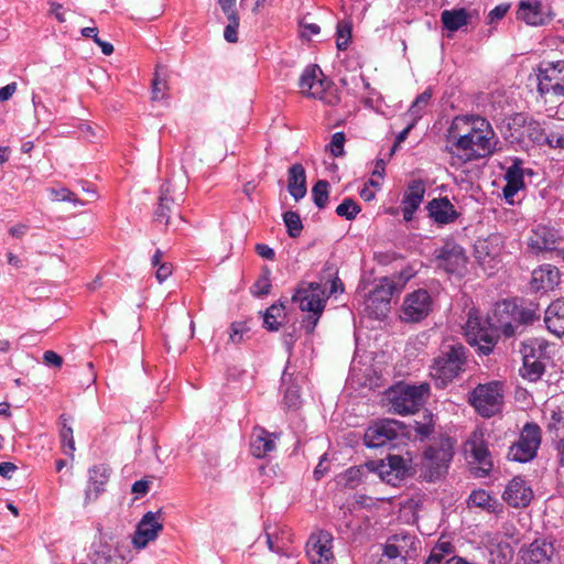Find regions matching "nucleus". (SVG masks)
<instances>
[{
	"instance_id": "f257e3e1",
	"label": "nucleus",
	"mask_w": 564,
	"mask_h": 564,
	"mask_svg": "<svg viewBox=\"0 0 564 564\" xmlns=\"http://www.w3.org/2000/svg\"><path fill=\"white\" fill-rule=\"evenodd\" d=\"M445 137V152L449 155L451 165L456 167L490 158L499 144L491 123L476 115L454 117Z\"/></svg>"
},
{
	"instance_id": "f03ea898",
	"label": "nucleus",
	"mask_w": 564,
	"mask_h": 564,
	"mask_svg": "<svg viewBox=\"0 0 564 564\" xmlns=\"http://www.w3.org/2000/svg\"><path fill=\"white\" fill-rule=\"evenodd\" d=\"M541 311L535 302L518 303L517 300H503L496 303L492 312V323L496 332L506 337L521 333L522 326L540 319Z\"/></svg>"
},
{
	"instance_id": "7ed1b4c3",
	"label": "nucleus",
	"mask_w": 564,
	"mask_h": 564,
	"mask_svg": "<svg viewBox=\"0 0 564 564\" xmlns=\"http://www.w3.org/2000/svg\"><path fill=\"white\" fill-rule=\"evenodd\" d=\"M467 362V349L460 343L446 345L431 366V377L440 388L447 386L463 371Z\"/></svg>"
},
{
	"instance_id": "20e7f679",
	"label": "nucleus",
	"mask_w": 564,
	"mask_h": 564,
	"mask_svg": "<svg viewBox=\"0 0 564 564\" xmlns=\"http://www.w3.org/2000/svg\"><path fill=\"white\" fill-rule=\"evenodd\" d=\"M455 441L443 436L432 442L423 452L421 476L427 481L441 479L448 470L454 456Z\"/></svg>"
},
{
	"instance_id": "39448f33",
	"label": "nucleus",
	"mask_w": 564,
	"mask_h": 564,
	"mask_svg": "<svg viewBox=\"0 0 564 564\" xmlns=\"http://www.w3.org/2000/svg\"><path fill=\"white\" fill-rule=\"evenodd\" d=\"M464 330L470 345H477L485 355L492 351L498 338L492 318L484 319L478 310L471 308L468 312Z\"/></svg>"
},
{
	"instance_id": "423d86ee",
	"label": "nucleus",
	"mask_w": 564,
	"mask_h": 564,
	"mask_svg": "<svg viewBox=\"0 0 564 564\" xmlns=\"http://www.w3.org/2000/svg\"><path fill=\"white\" fill-rule=\"evenodd\" d=\"M470 404L484 417L496 415L503 404L502 384L498 381L478 384L470 394Z\"/></svg>"
},
{
	"instance_id": "0eeeda50",
	"label": "nucleus",
	"mask_w": 564,
	"mask_h": 564,
	"mask_svg": "<svg viewBox=\"0 0 564 564\" xmlns=\"http://www.w3.org/2000/svg\"><path fill=\"white\" fill-rule=\"evenodd\" d=\"M429 392L430 387L426 383L397 387L390 398L391 408L401 415L415 413L425 403Z\"/></svg>"
},
{
	"instance_id": "6e6552de",
	"label": "nucleus",
	"mask_w": 564,
	"mask_h": 564,
	"mask_svg": "<svg viewBox=\"0 0 564 564\" xmlns=\"http://www.w3.org/2000/svg\"><path fill=\"white\" fill-rule=\"evenodd\" d=\"M541 442V427L536 423H525L519 440L509 447L508 458L518 463H528L536 456Z\"/></svg>"
},
{
	"instance_id": "1a4fd4ad",
	"label": "nucleus",
	"mask_w": 564,
	"mask_h": 564,
	"mask_svg": "<svg viewBox=\"0 0 564 564\" xmlns=\"http://www.w3.org/2000/svg\"><path fill=\"white\" fill-rule=\"evenodd\" d=\"M323 293L318 283H310L307 288L299 289L292 296V301L297 303L302 311L312 313L305 321L308 332L314 330L324 311L325 300Z\"/></svg>"
},
{
	"instance_id": "9d476101",
	"label": "nucleus",
	"mask_w": 564,
	"mask_h": 564,
	"mask_svg": "<svg viewBox=\"0 0 564 564\" xmlns=\"http://www.w3.org/2000/svg\"><path fill=\"white\" fill-rule=\"evenodd\" d=\"M538 91L542 96L564 97V61L544 62L540 65Z\"/></svg>"
},
{
	"instance_id": "9b49d317",
	"label": "nucleus",
	"mask_w": 564,
	"mask_h": 564,
	"mask_svg": "<svg viewBox=\"0 0 564 564\" xmlns=\"http://www.w3.org/2000/svg\"><path fill=\"white\" fill-rule=\"evenodd\" d=\"M508 128L512 131L511 137L518 141L528 139L534 144L543 145V142L547 140V123L545 122V127H543L541 122L524 113H516L510 117Z\"/></svg>"
},
{
	"instance_id": "f8f14e48",
	"label": "nucleus",
	"mask_w": 564,
	"mask_h": 564,
	"mask_svg": "<svg viewBox=\"0 0 564 564\" xmlns=\"http://www.w3.org/2000/svg\"><path fill=\"white\" fill-rule=\"evenodd\" d=\"M333 542L332 533L326 530L311 533L305 545V554L310 564H334Z\"/></svg>"
},
{
	"instance_id": "ddd939ff",
	"label": "nucleus",
	"mask_w": 564,
	"mask_h": 564,
	"mask_svg": "<svg viewBox=\"0 0 564 564\" xmlns=\"http://www.w3.org/2000/svg\"><path fill=\"white\" fill-rule=\"evenodd\" d=\"M299 86L301 93L306 97L322 100L326 104H334L337 99L335 96H329L327 88L328 82L323 78V73L317 65L307 66L300 78Z\"/></svg>"
},
{
	"instance_id": "4468645a",
	"label": "nucleus",
	"mask_w": 564,
	"mask_h": 564,
	"mask_svg": "<svg viewBox=\"0 0 564 564\" xmlns=\"http://www.w3.org/2000/svg\"><path fill=\"white\" fill-rule=\"evenodd\" d=\"M465 453L477 464L475 474L478 477H486L492 468L491 454L485 441V432L481 429L475 430L465 443Z\"/></svg>"
},
{
	"instance_id": "2eb2a0df",
	"label": "nucleus",
	"mask_w": 564,
	"mask_h": 564,
	"mask_svg": "<svg viewBox=\"0 0 564 564\" xmlns=\"http://www.w3.org/2000/svg\"><path fill=\"white\" fill-rule=\"evenodd\" d=\"M564 242L561 231L549 225H536L530 231L527 246L531 253L539 256L553 252L557 245Z\"/></svg>"
},
{
	"instance_id": "dca6fc26",
	"label": "nucleus",
	"mask_w": 564,
	"mask_h": 564,
	"mask_svg": "<svg viewBox=\"0 0 564 564\" xmlns=\"http://www.w3.org/2000/svg\"><path fill=\"white\" fill-rule=\"evenodd\" d=\"M163 530L162 511H149L137 524L132 536V544L137 550H143L149 543L155 541L159 533Z\"/></svg>"
},
{
	"instance_id": "f3484780",
	"label": "nucleus",
	"mask_w": 564,
	"mask_h": 564,
	"mask_svg": "<svg viewBox=\"0 0 564 564\" xmlns=\"http://www.w3.org/2000/svg\"><path fill=\"white\" fill-rule=\"evenodd\" d=\"M433 308V300L424 289L415 290L408 294L402 303V318L406 322H420L424 319Z\"/></svg>"
},
{
	"instance_id": "a211bd4d",
	"label": "nucleus",
	"mask_w": 564,
	"mask_h": 564,
	"mask_svg": "<svg viewBox=\"0 0 564 564\" xmlns=\"http://www.w3.org/2000/svg\"><path fill=\"white\" fill-rule=\"evenodd\" d=\"M401 429L402 425L395 420H380L367 429L364 436L365 445L370 448L384 446L397 440Z\"/></svg>"
},
{
	"instance_id": "6ab92c4d",
	"label": "nucleus",
	"mask_w": 564,
	"mask_h": 564,
	"mask_svg": "<svg viewBox=\"0 0 564 564\" xmlns=\"http://www.w3.org/2000/svg\"><path fill=\"white\" fill-rule=\"evenodd\" d=\"M437 265L449 273H460L467 262L464 248L453 240H446L435 251Z\"/></svg>"
},
{
	"instance_id": "aec40b11",
	"label": "nucleus",
	"mask_w": 564,
	"mask_h": 564,
	"mask_svg": "<svg viewBox=\"0 0 564 564\" xmlns=\"http://www.w3.org/2000/svg\"><path fill=\"white\" fill-rule=\"evenodd\" d=\"M553 18L551 7L541 0H521L518 4L517 19L528 25H544Z\"/></svg>"
},
{
	"instance_id": "412c9836",
	"label": "nucleus",
	"mask_w": 564,
	"mask_h": 564,
	"mask_svg": "<svg viewBox=\"0 0 564 564\" xmlns=\"http://www.w3.org/2000/svg\"><path fill=\"white\" fill-rule=\"evenodd\" d=\"M378 475L387 484L397 487L409 475L406 460L399 455H389L378 465Z\"/></svg>"
},
{
	"instance_id": "4be33fe9",
	"label": "nucleus",
	"mask_w": 564,
	"mask_h": 564,
	"mask_svg": "<svg viewBox=\"0 0 564 564\" xmlns=\"http://www.w3.org/2000/svg\"><path fill=\"white\" fill-rule=\"evenodd\" d=\"M554 546L546 540H534L519 552L520 564H551Z\"/></svg>"
},
{
	"instance_id": "5701e85b",
	"label": "nucleus",
	"mask_w": 564,
	"mask_h": 564,
	"mask_svg": "<svg viewBox=\"0 0 564 564\" xmlns=\"http://www.w3.org/2000/svg\"><path fill=\"white\" fill-rule=\"evenodd\" d=\"M425 183L422 180H414L409 183L401 200V209L404 221H412L425 195Z\"/></svg>"
},
{
	"instance_id": "b1692460",
	"label": "nucleus",
	"mask_w": 564,
	"mask_h": 564,
	"mask_svg": "<svg viewBox=\"0 0 564 564\" xmlns=\"http://www.w3.org/2000/svg\"><path fill=\"white\" fill-rule=\"evenodd\" d=\"M502 498L510 507L523 508L532 500L533 491L527 481L518 476L509 481Z\"/></svg>"
},
{
	"instance_id": "393cba45",
	"label": "nucleus",
	"mask_w": 564,
	"mask_h": 564,
	"mask_svg": "<svg viewBox=\"0 0 564 564\" xmlns=\"http://www.w3.org/2000/svg\"><path fill=\"white\" fill-rule=\"evenodd\" d=\"M560 282V270L555 265L545 263L533 270L530 284L535 292L547 293L553 291Z\"/></svg>"
},
{
	"instance_id": "a878e982",
	"label": "nucleus",
	"mask_w": 564,
	"mask_h": 564,
	"mask_svg": "<svg viewBox=\"0 0 564 564\" xmlns=\"http://www.w3.org/2000/svg\"><path fill=\"white\" fill-rule=\"evenodd\" d=\"M430 218L438 225L454 223L459 214L447 197H437L430 200L426 205Z\"/></svg>"
},
{
	"instance_id": "bb28decb",
	"label": "nucleus",
	"mask_w": 564,
	"mask_h": 564,
	"mask_svg": "<svg viewBox=\"0 0 564 564\" xmlns=\"http://www.w3.org/2000/svg\"><path fill=\"white\" fill-rule=\"evenodd\" d=\"M546 329L557 337L564 336V297L553 301L544 311Z\"/></svg>"
},
{
	"instance_id": "cd10ccee",
	"label": "nucleus",
	"mask_w": 564,
	"mask_h": 564,
	"mask_svg": "<svg viewBox=\"0 0 564 564\" xmlns=\"http://www.w3.org/2000/svg\"><path fill=\"white\" fill-rule=\"evenodd\" d=\"M276 436L263 427H254L251 434L250 451L257 458H263L275 448Z\"/></svg>"
},
{
	"instance_id": "c85d7f7f",
	"label": "nucleus",
	"mask_w": 564,
	"mask_h": 564,
	"mask_svg": "<svg viewBox=\"0 0 564 564\" xmlns=\"http://www.w3.org/2000/svg\"><path fill=\"white\" fill-rule=\"evenodd\" d=\"M543 414L550 440L564 435V409L561 405L550 403L544 406Z\"/></svg>"
},
{
	"instance_id": "c756f323",
	"label": "nucleus",
	"mask_w": 564,
	"mask_h": 564,
	"mask_svg": "<svg viewBox=\"0 0 564 564\" xmlns=\"http://www.w3.org/2000/svg\"><path fill=\"white\" fill-rule=\"evenodd\" d=\"M288 191L296 202L306 195V172L301 163L291 165L288 171Z\"/></svg>"
},
{
	"instance_id": "7c9ffc66",
	"label": "nucleus",
	"mask_w": 564,
	"mask_h": 564,
	"mask_svg": "<svg viewBox=\"0 0 564 564\" xmlns=\"http://www.w3.org/2000/svg\"><path fill=\"white\" fill-rule=\"evenodd\" d=\"M550 345L544 338H530L522 344L521 354L529 361H542L546 365L551 358L547 351Z\"/></svg>"
},
{
	"instance_id": "2f4dec72",
	"label": "nucleus",
	"mask_w": 564,
	"mask_h": 564,
	"mask_svg": "<svg viewBox=\"0 0 564 564\" xmlns=\"http://www.w3.org/2000/svg\"><path fill=\"white\" fill-rule=\"evenodd\" d=\"M474 13L465 8L444 10L441 13V22L449 32H456L467 25Z\"/></svg>"
},
{
	"instance_id": "473e14b6",
	"label": "nucleus",
	"mask_w": 564,
	"mask_h": 564,
	"mask_svg": "<svg viewBox=\"0 0 564 564\" xmlns=\"http://www.w3.org/2000/svg\"><path fill=\"white\" fill-rule=\"evenodd\" d=\"M89 488L86 491V498L90 499V492L94 490L95 498L104 490V486L108 481L111 468L108 465L99 464L93 466L89 470Z\"/></svg>"
},
{
	"instance_id": "72a5a7b5",
	"label": "nucleus",
	"mask_w": 564,
	"mask_h": 564,
	"mask_svg": "<svg viewBox=\"0 0 564 564\" xmlns=\"http://www.w3.org/2000/svg\"><path fill=\"white\" fill-rule=\"evenodd\" d=\"M433 90L431 87H427L422 94H420L413 100L405 116L409 117L412 122L417 123V121L426 112V109L431 104Z\"/></svg>"
},
{
	"instance_id": "f704fd0d",
	"label": "nucleus",
	"mask_w": 564,
	"mask_h": 564,
	"mask_svg": "<svg viewBox=\"0 0 564 564\" xmlns=\"http://www.w3.org/2000/svg\"><path fill=\"white\" fill-rule=\"evenodd\" d=\"M173 204V198L170 195V185H162L160 189L159 204L154 212L155 221L167 225L170 219L171 207Z\"/></svg>"
},
{
	"instance_id": "c9c22d12",
	"label": "nucleus",
	"mask_w": 564,
	"mask_h": 564,
	"mask_svg": "<svg viewBox=\"0 0 564 564\" xmlns=\"http://www.w3.org/2000/svg\"><path fill=\"white\" fill-rule=\"evenodd\" d=\"M69 422H70L69 415L64 413L59 416V420H58L59 437H61V442H62L63 452L66 455L74 457L76 447H75V441H74V436H73V429L69 425Z\"/></svg>"
},
{
	"instance_id": "e433bc0d",
	"label": "nucleus",
	"mask_w": 564,
	"mask_h": 564,
	"mask_svg": "<svg viewBox=\"0 0 564 564\" xmlns=\"http://www.w3.org/2000/svg\"><path fill=\"white\" fill-rule=\"evenodd\" d=\"M468 502L474 507H479L492 513L499 512L502 508L496 498L482 489L473 491L469 496Z\"/></svg>"
},
{
	"instance_id": "4c0bfd02",
	"label": "nucleus",
	"mask_w": 564,
	"mask_h": 564,
	"mask_svg": "<svg viewBox=\"0 0 564 564\" xmlns=\"http://www.w3.org/2000/svg\"><path fill=\"white\" fill-rule=\"evenodd\" d=\"M505 174L506 182L524 187V174L532 175V171L523 167V160L520 158H513Z\"/></svg>"
},
{
	"instance_id": "58836bf2",
	"label": "nucleus",
	"mask_w": 564,
	"mask_h": 564,
	"mask_svg": "<svg viewBox=\"0 0 564 564\" xmlns=\"http://www.w3.org/2000/svg\"><path fill=\"white\" fill-rule=\"evenodd\" d=\"M523 365L520 369L521 376L523 379H527L531 382H536L542 378L545 372L546 365L542 364V361L528 360V358L522 357Z\"/></svg>"
},
{
	"instance_id": "ea45409f",
	"label": "nucleus",
	"mask_w": 564,
	"mask_h": 564,
	"mask_svg": "<svg viewBox=\"0 0 564 564\" xmlns=\"http://www.w3.org/2000/svg\"><path fill=\"white\" fill-rule=\"evenodd\" d=\"M284 319V306L273 304L269 308H267L263 316L264 327L270 332H275L282 325V321Z\"/></svg>"
},
{
	"instance_id": "a19ab883",
	"label": "nucleus",
	"mask_w": 564,
	"mask_h": 564,
	"mask_svg": "<svg viewBox=\"0 0 564 564\" xmlns=\"http://www.w3.org/2000/svg\"><path fill=\"white\" fill-rule=\"evenodd\" d=\"M91 564H117L116 554H112V547L108 544H99L94 547L89 554Z\"/></svg>"
},
{
	"instance_id": "79ce46f5",
	"label": "nucleus",
	"mask_w": 564,
	"mask_h": 564,
	"mask_svg": "<svg viewBox=\"0 0 564 564\" xmlns=\"http://www.w3.org/2000/svg\"><path fill=\"white\" fill-rule=\"evenodd\" d=\"M513 549L508 542L498 543L491 551L492 564H509L513 557Z\"/></svg>"
},
{
	"instance_id": "37998d69",
	"label": "nucleus",
	"mask_w": 564,
	"mask_h": 564,
	"mask_svg": "<svg viewBox=\"0 0 564 564\" xmlns=\"http://www.w3.org/2000/svg\"><path fill=\"white\" fill-rule=\"evenodd\" d=\"M283 221L288 234L292 238H297L303 230L301 217L297 213L289 210L283 214Z\"/></svg>"
},
{
	"instance_id": "c03bdc74",
	"label": "nucleus",
	"mask_w": 564,
	"mask_h": 564,
	"mask_svg": "<svg viewBox=\"0 0 564 564\" xmlns=\"http://www.w3.org/2000/svg\"><path fill=\"white\" fill-rule=\"evenodd\" d=\"M328 187L329 184L325 180L317 181L312 188V197L314 204L318 208H324L328 202Z\"/></svg>"
},
{
	"instance_id": "a18cd8bd",
	"label": "nucleus",
	"mask_w": 564,
	"mask_h": 564,
	"mask_svg": "<svg viewBox=\"0 0 564 564\" xmlns=\"http://www.w3.org/2000/svg\"><path fill=\"white\" fill-rule=\"evenodd\" d=\"M336 46L340 51H345L351 40V25L349 22L339 21L336 31Z\"/></svg>"
},
{
	"instance_id": "49530a36",
	"label": "nucleus",
	"mask_w": 564,
	"mask_h": 564,
	"mask_svg": "<svg viewBox=\"0 0 564 564\" xmlns=\"http://www.w3.org/2000/svg\"><path fill=\"white\" fill-rule=\"evenodd\" d=\"M361 208L351 198H345L336 208V214L347 220H352L360 213Z\"/></svg>"
},
{
	"instance_id": "de8ad7c7",
	"label": "nucleus",
	"mask_w": 564,
	"mask_h": 564,
	"mask_svg": "<svg viewBox=\"0 0 564 564\" xmlns=\"http://www.w3.org/2000/svg\"><path fill=\"white\" fill-rule=\"evenodd\" d=\"M392 538L405 557L410 555L412 550H415L416 539L414 535L406 532H399L393 534Z\"/></svg>"
},
{
	"instance_id": "09e8293b",
	"label": "nucleus",
	"mask_w": 564,
	"mask_h": 564,
	"mask_svg": "<svg viewBox=\"0 0 564 564\" xmlns=\"http://www.w3.org/2000/svg\"><path fill=\"white\" fill-rule=\"evenodd\" d=\"M167 90V80L165 77L161 76L159 70H156L152 82V98L154 100H162L165 98Z\"/></svg>"
},
{
	"instance_id": "8fccbe9b",
	"label": "nucleus",
	"mask_w": 564,
	"mask_h": 564,
	"mask_svg": "<svg viewBox=\"0 0 564 564\" xmlns=\"http://www.w3.org/2000/svg\"><path fill=\"white\" fill-rule=\"evenodd\" d=\"M271 289L270 271L265 270L263 274L254 282L251 292L256 296L268 295Z\"/></svg>"
},
{
	"instance_id": "3c124183",
	"label": "nucleus",
	"mask_w": 564,
	"mask_h": 564,
	"mask_svg": "<svg viewBox=\"0 0 564 564\" xmlns=\"http://www.w3.org/2000/svg\"><path fill=\"white\" fill-rule=\"evenodd\" d=\"M50 194L53 200L69 202L74 205L83 204L76 195L67 187L50 188Z\"/></svg>"
},
{
	"instance_id": "603ef678",
	"label": "nucleus",
	"mask_w": 564,
	"mask_h": 564,
	"mask_svg": "<svg viewBox=\"0 0 564 564\" xmlns=\"http://www.w3.org/2000/svg\"><path fill=\"white\" fill-rule=\"evenodd\" d=\"M364 469L361 467H350L343 475V479L345 481V486L354 489L356 488L362 480Z\"/></svg>"
},
{
	"instance_id": "864d4df0",
	"label": "nucleus",
	"mask_w": 564,
	"mask_h": 564,
	"mask_svg": "<svg viewBox=\"0 0 564 564\" xmlns=\"http://www.w3.org/2000/svg\"><path fill=\"white\" fill-rule=\"evenodd\" d=\"M345 142L346 137L344 132H335L332 135L330 142L328 144V149L333 156L339 158L345 154Z\"/></svg>"
},
{
	"instance_id": "5fc2aeb1",
	"label": "nucleus",
	"mask_w": 564,
	"mask_h": 564,
	"mask_svg": "<svg viewBox=\"0 0 564 564\" xmlns=\"http://www.w3.org/2000/svg\"><path fill=\"white\" fill-rule=\"evenodd\" d=\"M391 286L389 285L386 288L384 285H381L380 288H377L370 295L369 301H380L383 308L388 310L390 300H391Z\"/></svg>"
},
{
	"instance_id": "6e6d98bb",
	"label": "nucleus",
	"mask_w": 564,
	"mask_h": 564,
	"mask_svg": "<svg viewBox=\"0 0 564 564\" xmlns=\"http://www.w3.org/2000/svg\"><path fill=\"white\" fill-rule=\"evenodd\" d=\"M546 138L547 140L543 142V145H547L552 149H564V132L549 127Z\"/></svg>"
},
{
	"instance_id": "4d7b16f0",
	"label": "nucleus",
	"mask_w": 564,
	"mask_h": 564,
	"mask_svg": "<svg viewBox=\"0 0 564 564\" xmlns=\"http://www.w3.org/2000/svg\"><path fill=\"white\" fill-rule=\"evenodd\" d=\"M228 21L229 23L227 24L224 31V37L229 43H236L238 41L239 17H229Z\"/></svg>"
},
{
	"instance_id": "13d9d810",
	"label": "nucleus",
	"mask_w": 564,
	"mask_h": 564,
	"mask_svg": "<svg viewBox=\"0 0 564 564\" xmlns=\"http://www.w3.org/2000/svg\"><path fill=\"white\" fill-rule=\"evenodd\" d=\"M248 330L247 326L242 322H235L230 325L229 340L237 345L243 340V334Z\"/></svg>"
},
{
	"instance_id": "bf43d9fd",
	"label": "nucleus",
	"mask_w": 564,
	"mask_h": 564,
	"mask_svg": "<svg viewBox=\"0 0 564 564\" xmlns=\"http://www.w3.org/2000/svg\"><path fill=\"white\" fill-rule=\"evenodd\" d=\"M551 446L555 453L556 462L564 467V434L552 440Z\"/></svg>"
},
{
	"instance_id": "052dcab7",
	"label": "nucleus",
	"mask_w": 564,
	"mask_h": 564,
	"mask_svg": "<svg viewBox=\"0 0 564 564\" xmlns=\"http://www.w3.org/2000/svg\"><path fill=\"white\" fill-rule=\"evenodd\" d=\"M383 554L389 558H405V555L401 552L395 541H393L392 536L388 540L387 544L384 545Z\"/></svg>"
},
{
	"instance_id": "680f3d73",
	"label": "nucleus",
	"mask_w": 564,
	"mask_h": 564,
	"mask_svg": "<svg viewBox=\"0 0 564 564\" xmlns=\"http://www.w3.org/2000/svg\"><path fill=\"white\" fill-rule=\"evenodd\" d=\"M510 9V4L501 3L495 7L488 14L489 23L502 20Z\"/></svg>"
},
{
	"instance_id": "e2e57ef3",
	"label": "nucleus",
	"mask_w": 564,
	"mask_h": 564,
	"mask_svg": "<svg viewBox=\"0 0 564 564\" xmlns=\"http://www.w3.org/2000/svg\"><path fill=\"white\" fill-rule=\"evenodd\" d=\"M284 401L289 408H296L300 404V392L296 387L288 388L284 393Z\"/></svg>"
},
{
	"instance_id": "0e129e2a",
	"label": "nucleus",
	"mask_w": 564,
	"mask_h": 564,
	"mask_svg": "<svg viewBox=\"0 0 564 564\" xmlns=\"http://www.w3.org/2000/svg\"><path fill=\"white\" fill-rule=\"evenodd\" d=\"M523 186L517 185V184H510L506 182V185L502 188V194L508 204L514 203V196L516 194L523 189Z\"/></svg>"
},
{
	"instance_id": "69168bd1",
	"label": "nucleus",
	"mask_w": 564,
	"mask_h": 564,
	"mask_svg": "<svg viewBox=\"0 0 564 564\" xmlns=\"http://www.w3.org/2000/svg\"><path fill=\"white\" fill-rule=\"evenodd\" d=\"M173 271L172 263L163 262L156 268L155 276L160 283L164 282Z\"/></svg>"
},
{
	"instance_id": "338daca9",
	"label": "nucleus",
	"mask_w": 564,
	"mask_h": 564,
	"mask_svg": "<svg viewBox=\"0 0 564 564\" xmlns=\"http://www.w3.org/2000/svg\"><path fill=\"white\" fill-rule=\"evenodd\" d=\"M43 360L46 365L61 367L63 364V358L53 350H46L43 355Z\"/></svg>"
},
{
	"instance_id": "774afa93",
	"label": "nucleus",
	"mask_w": 564,
	"mask_h": 564,
	"mask_svg": "<svg viewBox=\"0 0 564 564\" xmlns=\"http://www.w3.org/2000/svg\"><path fill=\"white\" fill-rule=\"evenodd\" d=\"M256 252L258 253V256H260L261 258L267 259V260L272 261L275 258L274 250L270 246L264 245V243L256 245Z\"/></svg>"
}]
</instances>
